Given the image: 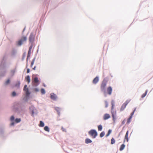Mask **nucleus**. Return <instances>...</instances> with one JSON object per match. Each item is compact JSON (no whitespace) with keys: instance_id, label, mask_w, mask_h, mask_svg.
Listing matches in <instances>:
<instances>
[{"instance_id":"nucleus-26","label":"nucleus","mask_w":153,"mask_h":153,"mask_svg":"<svg viewBox=\"0 0 153 153\" xmlns=\"http://www.w3.org/2000/svg\"><path fill=\"white\" fill-rule=\"evenodd\" d=\"M105 107L106 108H107L108 107V102L105 100Z\"/></svg>"},{"instance_id":"nucleus-17","label":"nucleus","mask_w":153,"mask_h":153,"mask_svg":"<svg viewBox=\"0 0 153 153\" xmlns=\"http://www.w3.org/2000/svg\"><path fill=\"white\" fill-rule=\"evenodd\" d=\"M111 104L112 105L111 106V110H112L114 108V102L113 100H112L111 102Z\"/></svg>"},{"instance_id":"nucleus-39","label":"nucleus","mask_w":153,"mask_h":153,"mask_svg":"<svg viewBox=\"0 0 153 153\" xmlns=\"http://www.w3.org/2000/svg\"><path fill=\"white\" fill-rule=\"evenodd\" d=\"M14 125V123L13 122H12L11 124V126H13Z\"/></svg>"},{"instance_id":"nucleus-7","label":"nucleus","mask_w":153,"mask_h":153,"mask_svg":"<svg viewBox=\"0 0 153 153\" xmlns=\"http://www.w3.org/2000/svg\"><path fill=\"white\" fill-rule=\"evenodd\" d=\"M112 90L111 87L109 86L107 88V91L108 94L109 95L111 94Z\"/></svg>"},{"instance_id":"nucleus-1","label":"nucleus","mask_w":153,"mask_h":153,"mask_svg":"<svg viewBox=\"0 0 153 153\" xmlns=\"http://www.w3.org/2000/svg\"><path fill=\"white\" fill-rule=\"evenodd\" d=\"M108 81L104 79L102 82L100 86V89L101 91L105 92V88L106 86L107 83Z\"/></svg>"},{"instance_id":"nucleus-4","label":"nucleus","mask_w":153,"mask_h":153,"mask_svg":"<svg viewBox=\"0 0 153 153\" xmlns=\"http://www.w3.org/2000/svg\"><path fill=\"white\" fill-rule=\"evenodd\" d=\"M130 101V100H126V102L123 104L120 108L121 111H122L124 109L127 105L128 103Z\"/></svg>"},{"instance_id":"nucleus-20","label":"nucleus","mask_w":153,"mask_h":153,"mask_svg":"<svg viewBox=\"0 0 153 153\" xmlns=\"http://www.w3.org/2000/svg\"><path fill=\"white\" fill-rule=\"evenodd\" d=\"M98 130L99 131H101L102 129V126L101 125H99L98 126Z\"/></svg>"},{"instance_id":"nucleus-27","label":"nucleus","mask_w":153,"mask_h":153,"mask_svg":"<svg viewBox=\"0 0 153 153\" xmlns=\"http://www.w3.org/2000/svg\"><path fill=\"white\" fill-rule=\"evenodd\" d=\"M41 92L42 94H44L45 93V90L44 89L42 88L41 89Z\"/></svg>"},{"instance_id":"nucleus-33","label":"nucleus","mask_w":153,"mask_h":153,"mask_svg":"<svg viewBox=\"0 0 153 153\" xmlns=\"http://www.w3.org/2000/svg\"><path fill=\"white\" fill-rule=\"evenodd\" d=\"M12 95L14 97L16 95V94L15 92L13 91L12 93Z\"/></svg>"},{"instance_id":"nucleus-36","label":"nucleus","mask_w":153,"mask_h":153,"mask_svg":"<svg viewBox=\"0 0 153 153\" xmlns=\"http://www.w3.org/2000/svg\"><path fill=\"white\" fill-rule=\"evenodd\" d=\"M34 64V61H33L31 62V67H32Z\"/></svg>"},{"instance_id":"nucleus-34","label":"nucleus","mask_w":153,"mask_h":153,"mask_svg":"<svg viewBox=\"0 0 153 153\" xmlns=\"http://www.w3.org/2000/svg\"><path fill=\"white\" fill-rule=\"evenodd\" d=\"M62 131H64V132H66V129H65V128H64L62 127Z\"/></svg>"},{"instance_id":"nucleus-14","label":"nucleus","mask_w":153,"mask_h":153,"mask_svg":"<svg viewBox=\"0 0 153 153\" xmlns=\"http://www.w3.org/2000/svg\"><path fill=\"white\" fill-rule=\"evenodd\" d=\"M92 142V141L89 138H87L85 140V143L87 144L91 143Z\"/></svg>"},{"instance_id":"nucleus-18","label":"nucleus","mask_w":153,"mask_h":153,"mask_svg":"<svg viewBox=\"0 0 153 153\" xmlns=\"http://www.w3.org/2000/svg\"><path fill=\"white\" fill-rule=\"evenodd\" d=\"M39 126L40 127H42L44 126V124L42 121H40V123L39 124Z\"/></svg>"},{"instance_id":"nucleus-31","label":"nucleus","mask_w":153,"mask_h":153,"mask_svg":"<svg viewBox=\"0 0 153 153\" xmlns=\"http://www.w3.org/2000/svg\"><path fill=\"white\" fill-rule=\"evenodd\" d=\"M112 117H113V120L114 121V122H115V118L114 116V114H112Z\"/></svg>"},{"instance_id":"nucleus-25","label":"nucleus","mask_w":153,"mask_h":153,"mask_svg":"<svg viewBox=\"0 0 153 153\" xmlns=\"http://www.w3.org/2000/svg\"><path fill=\"white\" fill-rule=\"evenodd\" d=\"M21 121V119L20 118H16L15 120V121L16 123H18Z\"/></svg>"},{"instance_id":"nucleus-15","label":"nucleus","mask_w":153,"mask_h":153,"mask_svg":"<svg viewBox=\"0 0 153 153\" xmlns=\"http://www.w3.org/2000/svg\"><path fill=\"white\" fill-rule=\"evenodd\" d=\"M125 145L124 144L121 145L120 148V151L123 150L125 148Z\"/></svg>"},{"instance_id":"nucleus-3","label":"nucleus","mask_w":153,"mask_h":153,"mask_svg":"<svg viewBox=\"0 0 153 153\" xmlns=\"http://www.w3.org/2000/svg\"><path fill=\"white\" fill-rule=\"evenodd\" d=\"M27 39V37L26 36H22L21 39H20L17 42V44L18 45L20 46L25 42Z\"/></svg>"},{"instance_id":"nucleus-6","label":"nucleus","mask_w":153,"mask_h":153,"mask_svg":"<svg viewBox=\"0 0 153 153\" xmlns=\"http://www.w3.org/2000/svg\"><path fill=\"white\" fill-rule=\"evenodd\" d=\"M33 82L34 83V85L35 86H37L39 84V81L38 80V78L37 77H35L33 79Z\"/></svg>"},{"instance_id":"nucleus-19","label":"nucleus","mask_w":153,"mask_h":153,"mask_svg":"<svg viewBox=\"0 0 153 153\" xmlns=\"http://www.w3.org/2000/svg\"><path fill=\"white\" fill-rule=\"evenodd\" d=\"M25 91L26 96L27 97L29 96L30 94V93L29 92L28 88H27V90Z\"/></svg>"},{"instance_id":"nucleus-35","label":"nucleus","mask_w":153,"mask_h":153,"mask_svg":"<svg viewBox=\"0 0 153 153\" xmlns=\"http://www.w3.org/2000/svg\"><path fill=\"white\" fill-rule=\"evenodd\" d=\"M30 50H29V51H28V56H27V57H29L30 56V55H29V54H30Z\"/></svg>"},{"instance_id":"nucleus-24","label":"nucleus","mask_w":153,"mask_h":153,"mask_svg":"<svg viewBox=\"0 0 153 153\" xmlns=\"http://www.w3.org/2000/svg\"><path fill=\"white\" fill-rule=\"evenodd\" d=\"M111 130H110V129L108 131V133L106 135V137H107L108 136H109V135L111 133Z\"/></svg>"},{"instance_id":"nucleus-13","label":"nucleus","mask_w":153,"mask_h":153,"mask_svg":"<svg viewBox=\"0 0 153 153\" xmlns=\"http://www.w3.org/2000/svg\"><path fill=\"white\" fill-rule=\"evenodd\" d=\"M25 80L28 82V83H29L30 82V78L29 76L28 75L26 76L25 78Z\"/></svg>"},{"instance_id":"nucleus-2","label":"nucleus","mask_w":153,"mask_h":153,"mask_svg":"<svg viewBox=\"0 0 153 153\" xmlns=\"http://www.w3.org/2000/svg\"><path fill=\"white\" fill-rule=\"evenodd\" d=\"M88 134L93 138H95L97 135L96 131L94 129H91L88 132Z\"/></svg>"},{"instance_id":"nucleus-23","label":"nucleus","mask_w":153,"mask_h":153,"mask_svg":"<svg viewBox=\"0 0 153 153\" xmlns=\"http://www.w3.org/2000/svg\"><path fill=\"white\" fill-rule=\"evenodd\" d=\"M105 133L104 131H102L101 133L100 134V137H103L104 135H105Z\"/></svg>"},{"instance_id":"nucleus-10","label":"nucleus","mask_w":153,"mask_h":153,"mask_svg":"<svg viewBox=\"0 0 153 153\" xmlns=\"http://www.w3.org/2000/svg\"><path fill=\"white\" fill-rule=\"evenodd\" d=\"M99 79L98 77L96 76L93 79L92 81V82L94 84H96L99 81Z\"/></svg>"},{"instance_id":"nucleus-37","label":"nucleus","mask_w":153,"mask_h":153,"mask_svg":"<svg viewBox=\"0 0 153 153\" xmlns=\"http://www.w3.org/2000/svg\"><path fill=\"white\" fill-rule=\"evenodd\" d=\"M30 72V69L29 68L27 69V73L28 74Z\"/></svg>"},{"instance_id":"nucleus-30","label":"nucleus","mask_w":153,"mask_h":153,"mask_svg":"<svg viewBox=\"0 0 153 153\" xmlns=\"http://www.w3.org/2000/svg\"><path fill=\"white\" fill-rule=\"evenodd\" d=\"M27 85H25L24 86V91H26L27 90V88H27Z\"/></svg>"},{"instance_id":"nucleus-40","label":"nucleus","mask_w":153,"mask_h":153,"mask_svg":"<svg viewBox=\"0 0 153 153\" xmlns=\"http://www.w3.org/2000/svg\"><path fill=\"white\" fill-rule=\"evenodd\" d=\"M36 67V66H35L33 68V69L35 70V69Z\"/></svg>"},{"instance_id":"nucleus-12","label":"nucleus","mask_w":153,"mask_h":153,"mask_svg":"<svg viewBox=\"0 0 153 153\" xmlns=\"http://www.w3.org/2000/svg\"><path fill=\"white\" fill-rule=\"evenodd\" d=\"M34 39V36L32 34H31L29 37V41L30 42H33Z\"/></svg>"},{"instance_id":"nucleus-28","label":"nucleus","mask_w":153,"mask_h":153,"mask_svg":"<svg viewBox=\"0 0 153 153\" xmlns=\"http://www.w3.org/2000/svg\"><path fill=\"white\" fill-rule=\"evenodd\" d=\"M10 82V80L9 79H8L5 82V84L6 85L8 84Z\"/></svg>"},{"instance_id":"nucleus-9","label":"nucleus","mask_w":153,"mask_h":153,"mask_svg":"<svg viewBox=\"0 0 153 153\" xmlns=\"http://www.w3.org/2000/svg\"><path fill=\"white\" fill-rule=\"evenodd\" d=\"M51 98L53 100H56L57 99L56 96L53 93H51Z\"/></svg>"},{"instance_id":"nucleus-41","label":"nucleus","mask_w":153,"mask_h":153,"mask_svg":"<svg viewBox=\"0 0 153 153\" xmlns=\"http://www.w3.org/2000/svg\"><path fill=\"white\" fill-rule=\"evenodd\" d=\"M31 48H32V47H30V49H29V50H30V49Z\"/></svg>"},{"instance_id":"nucleus-5","label":"nucleus","mask_w":153,"mask_h":153,"mask_svg":"<svg viewBox=\"0 0 153 153\" xmlns=\"http://www.w3.org/2000/svg\"><path fill=\"white\" fill-rule=\"evenodd\" d=\"M136 108H135L134 110L131 113L130 117L127 119V123H126L127 124H128L131 121V118H132V117L133 115H134V113L135 111L136 110Z\"/></svg>"},{"instance_id":"nucleus-21","label":"nucleus","mask_w":153,"mask_h":153,"mask_svg":"<svg viewBox=\"0 0 153 153\" xmlns=\"http://www.w3.org/2000/svg\"><path fill=\"white\" fill-rule=\"evenodd\" d=\"M147 92H148V91H147V90H146V91L145 93L142 95L141 97L142 98H144L146 96V94H147Z\"/></svg>"},{"instance_id":"nucleus-11","label":"nucleus","mask_w":153,"mask_h":153,"mask_svg":"<svg viewBox=\"0 0 153 153\" xmlns=\"http://www.w3.org/2000/svg\"><path fill=\"white\" fill-rule=\"evenodd\" d=\"M110 117V115L108 114H106L104 115L103 119L105 120H106Z\"/></svg>"},{"instance_id":"nucleus-38","label":"nucleus","mask_w":153,"mask_h":153,"mask_svg":"<svg viewBox=\"0 0 153 153\" xmlns=\"http://www.w3.org/2000/svg\"><path fill=\"white\" fill-rule=\"evenodd\" d=\"M34 90L35 91H36V92H37V91H39V90L37 88H36L34 89Z\"/></svg>"},{"instance_id":"nucleus-32","label":"nucleus","mask_w":153,"mask_h":153,"mask_svg":"<svg viewBox=\"0 0 153 153\" xmlns=\"http://www.w3.org/2000/svg\"><path fill=\"white\" fill-rule=\"evenodd\" d=\"M14 119V117L13 116H12L10 118V120L11 121H13Z\"/></svg>"},{"instance_id":"nucleus-8","label":"nucleus","mask_w":153,"mask_h":153,"mask_svg":"<svg viewBox=\"0 0 153 153\" xmlns=\"http://www.w3.org/2000/svg\"><path fill=\"white\" fill-rule=\"evenodd\" d=\"M128 131H127L126 133V134L125 136L124 139V141H123L124 143L125 142L126 140L127 142H128Z\"/></svg>"},{"instance_id":"nucleus-29","label":"nucleus","mask_w":153,"mask_h":153,"mask_svg":"<svg viewBox=\"0 0 153 153\" xmlns=\"http://www.w3.org/2000/svg\"><path fill=\"white\" fill-rule=\"evenodd\" d=\"M55 109L57 111H59L60 110V108H59L58 107H56L55 108Z\"/></svg>"},{"instance_id":"nucleus-22","label":"nucleus","mask_w":153,"mask_h":153,"mask_svg":"<svg viewBox=\"0 0 153 153\" xmlns=\"http://www.w3.org/2000/svg\"><path fill=\"white\" fill-rule=\"evenodd\" d=\"M44 129L45 131L49 132V129L48 127L47 126H45L44 128Z\"/></svg>"},{"instance_id":"nucleus-16","label":"nucleus","mask_w":153,"mask_h":153,"mask_svg":"<svg viewBox=\"0 0 153 153\" xmlns=\"http://www.w3.org/2000/svg\"><path fill=\"white\" fill-rule=\"evenodd\" d=\"M115 139L113 137L111 139V144L112 145L113 144L115 143Z\"/></svg>"}]
</instances>
